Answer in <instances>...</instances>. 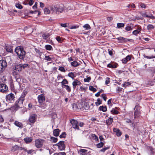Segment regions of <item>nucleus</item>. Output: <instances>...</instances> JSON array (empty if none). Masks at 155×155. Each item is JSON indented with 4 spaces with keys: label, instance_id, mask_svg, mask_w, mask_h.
<instances>
[{
    "label": "nucleus",
    "instance_id": "7ed1b4c3",
    "mask_svg": "<svg viewBox=\"0 0 155 155\" xmlns=\"http://www.w3.org/2000/svg\"><path fill=\"white\" fill-rule=\"evenodd\" d=\"M27 93L23 92L21 95V96L19 98L16 103L22 107L23 101L25 100V97Z\"/></svg>",
    "mask_w": 155,
    "mask_h": 155
},
{
    "label": "nucleus",
    "instance_id": "f257e3e1",
    "mask_svg": "<svg viewBox=\"0 0 155 155\" xmlns=\"http://www.w3.org/2000/svg\"><path fill=\"white\" fill-rule=\"evenodd\" d=\"M50 9L52 14H59L62 12L64 9V6L63 4H57L51 6Z\"/></svg>",
    "mask_w": 155,
    "mask_h": 155
},
{
    "label": "nucleus",
    "instance_id": "603ef678",
    "mask_svg": "<svg viewBox=\"0 0 155 155\" xmlns=\"http://www.w3.org/2000/svg\"><path fill=\"white\" fill-rule=\"evenodd\" d=\"M21 66L22 69H24L27 67H28V64H21Z\"/></svg>",
    "mask_w": 155,
    "mask_h": 155
},
{
    "label": "nucleus",
    "instance_id": "6e6552de",
    "mask_svg": "<svg viewBox=\"0 0 155 155\" xmlns=\"http://www.w3.org/2000/svg\"><path fill=\"white\" fill-rule=\"evenodd\" d=\"M7 63L4 60H0V71H2L7 66Z\"/></svg>",
    "mask_w": 155,
    "mask_h": 155
},
{
    "label": "nucleus",
    "instance_id": "f3484780",
    "mask_svg": "<svg viewBox=\"0 0 155 155\" xmlns=\"http://www.w3.org/2000/svg\"><path fill=\"white\" fill-rule=\"evenodd\" d=\"M71 64L72 66L75 67L80 65V63L76 61H74L71 62Z\"/></svg>",
    "mask_w": 155,
    "mask_h": 155
},
{
    "label": "nucleus",
    "instance_id": "3c124183",
    "mask_svg": "<svg viewBox=\"0 0 155 155\" xmlns=\"http://www.w3.org/2000/svg\"><path fill=\"white\" fill-rule=\"evenodd\" d=\"M143 57L145 58H146L148 59H150L151 58H155V56H148L145 55H143Z\"/></svg>",
    "mask_w": 155,
    "mask_h": 155
},
{
    "label": "nucleus",
    "instance_id": "f704fd0d",
    "mask_svg": "<svg viewBox=\"0 0 155 155\" xmlns=\"http://www.w3.org/2000/svg\"><path fill=\"white\" fill-rule=\"evenodd\" d=\"M15 6L17 8L19 9H21L23 8L22 6L21 5L20 2L16 3Z\"/></svg>",
    "mask_w": 155,
    "mask_h": 155
},
{
    "label": "nucleus",
    "instance_id": "13d9d810",
    "mask_svg": "<svg viewBox=\"0 0 155 155\" xmlns=\"http://www.w3.org/2000/svg\"><path fill=\"white\" fill-rule=\"evenodd\" d=\"M59 70L63 72H65L66 71L64 68L63 67H59Z\"/></svg>",
    "mask_w": 155,
    "mask_h": 155
},
{
    "label": "nucleus",
    "instance_id": "a211bd4d",
    "mask_svg": "<svg viewBox=\"0 0 155 155\" xmlns=\"http://www.w3.org/2000/svg\"><path fill=\"white\" fill-rule=\"evenodd\" d=\"M20 106L16 103L15 104L11 107L12 110H17L20 107H21Z\"/></svg>",
    "mask_w": 155,
    "mask_h": 155
},
{
    "label": "nucleus",
    "instance_id": "9b49d317",
    "mask_svg": "<svg viewBox=\"0 0 155 155\" xmlns=\"http://www.w3.org/2000/svg\"><path fill=\"white\" fill-rule=\"evenodd\" d=\"M36 115L35 114H32L30 115L28 120L29 122L31 123H35L36 120Z\"/></svg>",
    "mask_w": 155,
    "mask_h": 155
},
{
    "label": "nucleus",
    "instance_id": "a878e982",
    "mask_svg": "<svg viewBox=\"0 0 155 155\" xmlns=\"http://www.w3.org/2000/svg\"><path fill=\"white\" fill-rule=\"evenodd\" d=\"M14 124L16 126L22 128L23 127V125L20 122L16 121L15 122Z\"/></svg>",
    "mask_w": 155,
    "mask_h": 155
},
{
    "label": "nucleus",
    "instance_id": "6ab92c4d",
    "mask_svg": "<svg viewBox=\"0 0 155 155\" xmlns=\"http://www.w3.org/2000/svg\"><path fill=\"white\" fill-rule=\"evenodd\" d=\"M141 28L140 27L137 28V29L134 31L133 32V34L134 35H137V34L140 32Z\"/></svg>",
    "mask_w": 155,
    "mask_h": 155
},
{
    "label": "nucleus",
    "instance_id": "f03ea898",
    "mask_svg": "<svg viewBox=\"0 0 155 155\" xmlns=\"http://www.w3.org/2000/svg\"><path fill=\"white\" fill-rule=\"evenodd\" d=\"M15 51L20 59H23L25 57V52L23 48H21L19 47H18L16 48Z\"/></svg>",
    "mask_w": 155,
    "mask_h": 155
},
{
    "label": "nucleus",
    "instance_id": "e2e57ef3",
    "mask_svg": "<svg viewBox=\"0 0 155 155\" xmlns=\"http://www.w3.org/2000/svg\"><path fill=\"white\" fill-rule=\"evenodd\" d=\"M140 6L142 8H146V5L143 3H141Z\"/></svg>",
    "mask_w": 155,
    "mask_h": 155
},
{
    "label": "nucleus",
    "instance_id": "774afa93",
    "mask_svg": "<svg viewBox=\"0 0 155 155\" xmlns=\"http://www.w3.org/2000/svg\"><path fill=\"white\" fill-rule=\"evenodd\" d=\"M61 27H64L66 28L68 26H67V24L66 23H64V24H61Z\"/></svg>",
    "mask_w": 155,
    "mask_h": 155
},
{
    "label": "nucleus",
    "instance_id": "c756f323",
    "mask_svg": "<svg viewBox=\"0 0 155 155\" xmlns=\"http://www.w3.org/2000/svg\"><path fill=\"white\" fill-rule=\"evenodd\" d=\"M87 152V150L84 149H81L79 150V152L81 155H82L83 154L86 153Z\"/></svg>",
    "mask_w": 155,
    "mask_h": 155
},
{
    "label": "nucleus",
    "instance_id": "8fccbe9b",
    "mask_svg": "<svg viewBox=\"0 0 155 155\" xmlns=\"http://www.w3.org/2000/svg\"><path fill=\"white\" fill-rule=\"evenodd\" d=\"M27 111L26 108L25 107H23L20 110V113L21 114H23L25 111Z\"/></svg>",
    "mask_w": 155,
    "mask_h": 155
},
{
    "label": "nucleus",
    "instance_id": "c9c22d12",
    "mask_svg": "<svg viewBox=\"0 0 155 155\" xmlns=\"http://www.w3.org/2000/svg\"><path fill=\"white\" fill-rule=\"evenodd\" d=\"M107 67L112 68H117L116 65H114V64H113L112 63H110L109 64H108L107 65Z\"/></svg>",
    "mask_w": 155,
    "mask_h": 155
},
{
    "label": "nucleus",
    "instance_id": "dca6fc26",
    "mask_svg": "<svg viewBox=\"0 0 155 155\" xmlns=\"http://www.w3.org/2000/svg\"><path fill=\"white\" fill-rule=\"evenodd\" d=\"M140 115V111L137 109H136L134 112V118H136Z\"/></svg>",
    "mask_w": 155,
    "mask_h": 155
},
{
    "label": "nucleus",
    "instance_id": "09e8293b",
    "mask_svg": "<svg viewBox=\"0 0 155 155\" xmlns=\"http://www.w3.org/2000/svg\"><path fill=\"white\" fill-rule=\"evenodd\" d=\"M66 134L65 132H63L59 136L60 138H64L66 137Z\"/></svg>",
    "mask_w": 155,
    "mask_h": 155
},
{
    "label": "nucleus",
    "instance_id": "473e14b6",
    "mask_svg": "<svg viewBox=\"0 0 155 155\" xmlns=\"http://www.w3.org/2000/svg\"><path fill=\"white\" fill-rule=\"evenodd\" d=\"M44 13L45 14H49L51 12V11L50 10L47 8H45L44 10Z\"/></svg>",
    "mask_w": 155,
    "mask_h": 155
},
{
    "label": "nucleus",
    "instance_id": "aec40b11",
    "mask_svg": "<svg viewBox=\"0 0 155 155\" xmlns=\"http://www.w3.org/2000/svg\"><path fill=\"white\" fill-rule=\"evenodd\" d=\"M60 130L58 129H56L53 130V133L54 135L56 137L58 136L59 134Z\"/></svg>",
    "mask_w": 155,
    "mask_h": 155
},
{
    "label": "nucleus",
    "instance_id": "2f4dec72",
    "mask_svg": "<svg viewBox=\"0 0 155 155\" xmlns=\"http://www.w3.org/2000/svg\"><path fill=\"white\" fill-rule=\"evenodd\" d=\"M110 113L113 114H117L119 113V112L117 110H115V109L113 108L110 111Z\"/></svg>",
    "mask_w": 155,
    "mask_h": 155
},
{
    "label": "nucleus",
    "instance_id": "de8ad7c7",
    "mask_svg": "<svg viewBox=\"0 0 155 155\" xmlns=\"http://www.w3.org/2000/svg\"><path fill=\"white\" fill-rule=\"evenodd\" d=\"M89 89L91 91L93 92H95L97 91L96 89L94 87L92 86H90L89 87Z\"/></svg>",
    "mask_w": 155,
    "mask_h": 155
},
{
    "label": "nucleus",
    "instance_id": "4468645a",
    "mask_svg": "<svg viewBox=\"0 0 155 155\" xmlns=\"http://www.w3.org/2000/svg\"><path fill=\"white\" fill-rule=\"evenodd\" d=\"M34 1L33 0H25L23 3L25 5H29L30 6H31L34 3Z\"/></svg>",
    "mask_w": 155,
    "mask_h": 155
},
{
    "label": "nucleus",
    "instance_id": "423d86ee",
    "mask_svg": "<svg viewBox=\"0 0 155 155\" xmlns=\"http://www.w3.org/2000/svg\"><path fill=\"white\" fill-rule=\"evenodd\" d=\"M8 86L4 84H0V92L6 93L8 91Z\"/></svg>",
    "mask_w": 155,
    "mask_h": 155
},
{
    "label": "nucleus",
    "instance_id": "e433bc0d",
    "mask_svg": "<svg viewBox=\"0 0 155 155\" xmlns=\"http://www.w3.org/2000/svg\"><path fill=\"white\" fill-rule=\"evenodd\" d=\"M124 26V24L123 23H118L117 24V27L118 28H119L122 27H123Z\"/></svg>",
    "mask_w": 155,
    "mask_h": 155
},
{
    "label": "nucleus",
    "instance_id": "bb28decb",
    "mask_svg": "<svg viewBox=\"0 0 155 155\" xmlns=\"http://www.w3.org/2000/svg\"><path fill=\"white\" fill-rule=\"evenodd\" d=\"M131 84V82H125L123 84H122L121 86L125 88L127 87H129Z\"/></svg>",
    "mask_w": 155,
    "mask_h": 155
},
{
    "label": "nucleus",
    "instance_id": "0e129e2a",
    "mask_svg": "<svg viewBox=\"0 0 155 155\" xmlns=\"http://www.w3.org/2000/svg\"><path fill=\"white\" fill-rule=\"evenodd\" d=\"M123 88L120 87H118L117 89V91L119 92H120L122 90Z\"/></svg>",
    "mask_w": 155,
    "mask_h": 155
},
{
    "label": "nucleus",
    "instance_id": "5fc2aeb1",
    "mask_svg": "<svg viewBox=\"0 0 155 155\" xmlns=\"http://www.w3.org/2000/svg\"><path fill=\"white\" fill-rule=\"evenodd\" d=\"M110 148V147H104L101 150V151L102 152H104L106 150L109 149Z\"/></svg>",
    "mask_w": 155,
    "mask_h": 155
},
{
    "label": "nucleus",
    "instance_id": "ea45409f",
    "mask_svg": "<svg viewBox=\"0 0 155 155\" xmlns=\"http://www.w3.org/2000/svg\"><path fill=\"white\" fill-rule=\"evenodd\" d=\"M91 137L93 140L96 141H97L98 140V137L95 134H92L91 135Z\"/></svg>",
    "mask_w": 155,
    "mask_h": 155
},
{
    "label": "nucleus",
    "instance_id": "338daca9",
    "mask_svg": "<svg viewBox=\"0 0 155 155\" xmlns=\"http://www.w3.org/2000/svg\"><path fill=\"white\" fill-rule=\"evenodd\" d=\"M72 107L73 108V109H74V108H75V109H76L78 108L77 104H73Z\"/></svg>",
    "mask_w": 155,
    "mask_h": 155
},
{
    "label": "nucleus",
    "instance_id": "4d7b16f0",
    "mask_svg": "<svg viewBox=\"0 0 155 155\" xmlns=\"http://www.w3.org/2000/svg\"><path fill=\"white\" fill-rule=\"evenodd\" d=\"M45 59L49 61H51V59L49 56H46L45 57Z\"/></svg>",
    "mask_w": 155,
    "mask_h": 155
},
{
    "label": "nucleus",
    "instance_id": "7c9ffc66",
    "mask_svg": "<svg viewBox=\"0 0 155 155\" xmlns=\"http://www.w3.org/2000/svg\"><path fill=\"white\" fill-rule=\"evenodd\" d=\"M5 49L7 51L11 52L12 51V47L10 46H6L5 47Z\"/></svg>",
    "mask_w": 155,
    "mask_h": 155
},
{
    "label": "nucleus",
    "instance_id": "69168bd1",
    "mask_svg": "<svg viewBox=\"0 0 155 155\" xmlns=\"http://www.w3.org/2000/svg\"><path fill=\"white\" fill-rule=\"evenodd\" d=\"M131 29V27L129 26H127L125 28V29L127 31H130Z\"/></svg>",
    "mask_w": 155,
    "mask_h": 155
},
{
    "label": "nucleus",
    "instance_id": "9d476101",
    "mask_svg": "<svg viewBox=\"0 0 155 155\" xmlns=\"http://www.w3.org/2000/svg\"><path fill=\"white\" fill-rule=\"evenodd\" d=\"M60 150H64L65 148V145L64 144V142L63 141H61L56 144Z\"/></svg>",
    "mask_w": 155,
    "mask_h": 155
},
{
    "label": "nucleus",
    "instance_id": "680f3d73",
    "mask_svg": "<svg viewBox=\"0 0 155 155\" xmlns=\"http://www.w3.org/2000/svg\"><path fill=\"white\" fill-rule=\"evenodd\" d=\"M131 55H128L125 58H126L127 61L130 60L131 59Z\"/></svg>",
    "mask_w": 155,
    "mask_h": 155
},
{
    "label": "nucleus",
    "instance_id": "bf43d9fd",
    "mask_svg": "<svg viewBox=\"0 0 155 155\" xmlns=\"http://www.w3.org/2000/svg\"><path fill=\"white\" fill-rule=\"evenodd\" d=\"M110 83V78H106V80L105 81V84H108Z\"/></svg>",
    "mask_w": 155,
    "mask_h": 155
},
{
    "label": "nucleus",
    "instance_id": "cd10ccee",
    "mask_svg": "<svg viewBox=\"0 0 155 155\" xmlns=\"http://www.w3.org/2000/svg\"><path fill=\"white\" fill-rule=\"evenodd\" d=\"M18 150V146L17 145H15L12 147L11 149V151L13 152H14Z\"/></svg>",
    "mask_w": 155,
    "mask_h": 155
},
{
    "label": "nucleus",
    "instance_id": "b1692460",
    "mask_svg": "<svg viewBox=\"0 0 155 155\" xmlns=\"http://www.w3.org/2000/svg\"><path fill=\"white\" fill-rule=\"evenodd\" d=\"M113 119L112 118L109 117L106 120V123L107 125H110L112 123Z\"/></svg>",
    "mask_w": 155,
    "mask_h": 155
},
{
    "label": "nucleus",
    "instance_id": "393cba45",
    "mask_svg": "<svg viewBox=\"0 0 155 155\" xmlns=\"http://www.w3.org/2000/svg\"><path fill=\"white\" fill-rule=\"evenodd\" d=\"M98 110L103 112H105L107 110V108L106 106H101L99 107Z\"/></svg>",
    "mask_w": 155,
    "mask_h": 155
},
{
    "label": "nucleus",
    "instance_id": "a19ab883",
    "mask_svg": "<svg viewBox=\"0 0 155 155\" xmlns=\"http://www.w3.org/2000/svg\"><path fill=\"white\" fill-rule=\"evenodd\" d=\"M49 36V35L48 34H43L42 37L43 39L46 40Z\"/></svg>",
    "mask_w": 155,
    "mask_h": 155
},
{
    "label": "nucleus",
    "instance_id": "4c0bfd02",
    "mask_svg": "<svg viewBox=\"0 0 155 155\" xmlns=\"http://www.w3.org/2000/svg\"><path fill=\"white\" fill-rule=\"evenodd\" d=\"M83 27L86 30H89L91 28L90 25L87 24H85V25H84L83 26Z\"/></svg>",
    "mask_w": 155,
    "mask_h": 155
},
{
    "label": "nucleus",
    "instance_id": "39448f33",
    "mask_svg": "<svg viewBox=\"0 0 155 155\" xmlns=\"http://www.w3.org/2000/svg\"><path fill=\"white\" fill-rule=\"evenodd\" d=\"M44 140L41 139H38L35 141V145L37 148H40L43 145Z\"/></svg>",
    "mask_w": 155,
    "mask_h": 155
},
{
    "label": "nucleus",
    "instance_id": "412c9836",
    "mask_svg": "<svg viewBox=\"0 0 155 155\" xmlns=\"http://www.w3.org/2000/svg\"><path fill=\"white\" fill-rule=\"evenodd\" d=\"M24 140L26 143H31L32 140V138L31 137H25L24 139Z\"/></svg>",
    "mask_w": 155,
    "mask_h": 155
},
{
    "label": "nucleus",
    "instance_id": "5701e85b",
    "mask_svg": "<svg viewBox=\"0 0 155 155\" xmlns=\"http://www.w3.org/2000/svg\"><path fill=\"white\" fill-rule=\"evenodd\" d=\"M62 87L63 88H65L68 92H70L71 91V87L68 85L66 84H62Z\"/></svg>",
    "mask_w": 155,
    "mask_h": 155
},
{
    "label": "nucleus",
    "instance_id": "0eeeda50",
    "mask_svg": "<svg viewBox=\"0 0 155 155\" xmlns=\"http://www.w3.org/2000/svg\"><path fill=\"white\" fill-rule=\"evenodd\" d=\"M70 122L72 125L73 128L76 129L78 130H79V128L78 127V123L77 120L72 119L71 120Z\"/></svg>",
    "mask_w": 155,
    "mask_h": 155
},
{
    "label": "nucleus",
    "instance_id": "a18cd8bd",
    "mask_svg": "<svg viewBox=\"0 0 155 155\" xmlns=\"http://www.w3.org/2000/svg\"><path fill=\"white\" fill-rule=\"evenodd\" d=\"M61 83L62 84H68V82L66 79H64L61 82Z\"/></svg>",
    "mask_w": 155,
    "mask_h": 155
},
{
    "label": "nucleus",
    "instance_id": "20e7f679",
    "mask_svg": "<svg viewBox=\"0 0 155 155\" xmlns=\"http://www.w3.org/2000/svg\"><path fill=\"white\" fill-rule=\"evenodd\" d=\"M22 70L21 64H18L15 66L14 68L13 69L12 73L14 75H18Z\"/></svg>",
    "mask_w": 155,
    "mask_h": 155
},
{
    "label": "nucleus",
    "instance_id": "37998d69",
    "mask_svg": "<svg viewBox=\"0 0 155 155\" xmlns=\"http://www.w3.org/2000/svg\"><path fill=\"white\" fill-rule=\"evenodd\" d=\"M51 141L54 143H56L57 142L58 139L56 137H51Z\"/></svg>",
    "mask_w": 155,
    "mask_h": 155
},
{
    "label": "nucleus",
    "instance_id": "052dcab7",
    "mask_svg": "<svg viewBox=\"0 0 155 155\" xmlns=\"http://www.w3.org/2000/svg\"><path fill=\"white\" fill-rule=\"evenodd\" d=\"M33 150H28L26 149H25V151L26 152H27L28 154H31L33 151Z\"/></svg>",
    "mask_w": 155,
    "mask_h": 155
},
{
    "label": "nucleus",
    "instance_id": "c85d7f7f",
    "mask_svg": "<svg viewBox=\"0 0 155 155\" xmlns=\"http://www.w3.org/2000/svg\"><path fill=\"white\" fill-rule=\"evenodd\" d=\"M91 106H90L88 102H85L84 104V108L86 110H88L90 109Z\"/></svg>",
    "mask_w": 155,
    "mask_h": 155
},
{
    "label": "nucleus",
    "instance_id": "72a5a7b5",
    "mask_svg": "<svg viewBox=\"0 0 155 155\" xmlns=\"http://www.w3.org/2000/svg\"><path fill=\"white\" fill-rule=\"evenodd\" d=\"M154 28L153 25L152 24H149L147 26V29L150 30L153 29Z\"/></svg>",
    "mask_w": 155,
    "mask_h": 155
},
{
    "label": "nucleus",
    "instance_id": "c03bdc74",
    "mask_svg": "<svg viewBox=\"0 0 155 155\" xmlns=\"http://www.w3.org/2000/svg\"><path fill=\"white\" fill-rule=\"evenodd\" d=\"M101 104V101L100 99L98 98L97 99V102H95V104L97 106Z\"/></svg>",
    "mask_w": 155,
    "mask_h": 155
},
{
    "label": "nucleus",
    "instance_id": "2eb2a0df",
    "mask_svg": "<svg viewBox=\"0 0 155 155\" xmlns=\"http://www.w3.org/2000/svg\"><path fill=\"white\" fill-rule=\"evenodd\" d=\"M113 131L116 133V135L118 137L120 136L122 134L121 132L118 129L114 128L113 129Z\"/></svg>",
    "mask_w": 155,
    "mask_h": 155
},
{
    "label": "nucleus",
    "instance_id": "4be33fe9",
    "mask_svg": "<svg viewBox=\"0 0 155 155\" xmlns=\"http://www.w3.org/2000/svg\"><path fill=\"white\" fill-rule=\"evenodd\" d=\"M117 39L119 41V42L120 43H123L127 41V39L123 37H120L117 38Z\"/></svg>",
    "mask_w": 155,
    "mask_h": 155
},
{
    "label": "nucleus",
    "instance_id": "864d4df0",
    "mask_svg": "<svg viewBox=\"0 0 155 155\" xmlns=\"http://www.w3.org/2000/svg\"><path fill=\"white\" fill-rule=\"evenodd\" d=\"M91 80V78L90 77H88L87 78L84 79V81L85 82H89Z\"/></svg>",
    "mask_w": 155,
    "mask_h": 155
},
{
    "label": "nucleus",
    "instance_id": "6e6d98bb",
    "mask_svg": "<svg viewBox=\"0 0 155 155\" xmlns=\"http://www.w3.org/2000/svg\"><path fill=\"white\" fill-rule=\"evenodd\" d=\"M101 97L103 98V99L106 101L107 99V97L105 94H102L101 95Z\"/></svg>",
    "mask_w": 155,
    "mask_h": 155
},
{
    "label": "nucleus",
    "instance_id": "f8f14e48",
    "mask_svg": "<svg viewBox=\"0 0 155 155\" xmlns=\"http://www.w3.org/2000/svg\"><path fill=\"white\" fill-rule=\"evenodd\" d=\"M38 98L39 103L40 104L42 103L45 100V96L43 94H42L39 95Z\"/></svg>",
    "mask_w": 155,
    "mask_h": 155
},
{
    "label": "nucleus",
    "instance_id": "79ce46f5",
    "mask_svg": "<svg viewBox=\"0 0 155 155\" xmlns=\"http://www.w3.org/2000/svg\"><path fill=\"white\" fill-rule=\"evenodd\" d=\"M68 76L73 79H74L75 76L74 73L73 72L69 73L68 74Z\"/></svg>",
    "mask_w": 155,
    "mask_h": 155
},
{
    "label": "nucleus",
    "instance_id": "1a4fd4ad",
    "mask_svg": "<svg viewBox=\"0 0 155 155\" xmlns=\"http://www.w3.org/2000/svg\"><path fill=\"white\" fill-rule=\"evenodd\" d=\"M15 95L14 94L11 93L7 95L6 97V100L7 101L10 102L15 98Z\"/></svg>",
    "mask_w": 155,
    "mask_h": 155
},
{
    "label": "nucleus",
    "instance_id": "49530a36",
    "mask_svg": "<svg viewBox=\"0 0 155 155\" xmlns=\"http://www.w3.org/2000/svg\"><path fill=\"white\" fill-rule=\"evenodd\" d=\"M104 145V143L103 142H100L97 144V147L98 148H100L102 147Z\"/></svg>",
    "mask_w": 155,
    "mask_h": 155
},
{
    "label": "nucleus",
    "instance_id": "58836bf2",
    "mask_svg": "<svg viewBox=\"0 0 155 155\" xmlns=\"http://www.w3.org/2000/svg\"><path fill=\"white\" fill-rule=\"evenodd\" d=\"M45 48L47 50L49 51L51 50L52 48L51 46L49 45H45Z\"/></svg>",
    "mask_w": 155,
    "mask_h": 155
},
{
    "label": "nucleus",
    "instance_id": "ddd939ff",
    "mask_svg": "<svg viewBox=\"0 0 155 155\" xmlns=\"http://www.w3.org/2000/svg\"><path fill=\"white\" fill-rule=\"evenodd\" d=\"M81 84V83L79 81L77 80H75L72 83V85L74 89L76 88V86L80 85Z\"/></svg>",
    "mask_w": 155,
    "mask_h": 155
}]
</instances>
